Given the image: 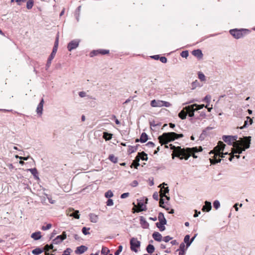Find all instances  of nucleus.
Returning <instances> with one entry per match:
<instances>
[{"instance_id": "1", "label": "nucleus", "mask_w": 255, "mask_h": 255, "mask_svg": "<svg viewBox=\"0 0 255 255\" xmlns=\"http://www.w3.org/2000/svg\"><path fill=\"white\" fill-rule=\"evenodd\" d=\"M252 137L244 136L241 138L240 140L234 142L233 146L235 148L234 149V153H242L243 151L248 149L250 147L251 141Z\"/></svg>"}, {"instance_id": "2", "label": "nucleus", "mask_w": 255, "mask_h": 255, "mask_svg": "<svg viewBox=\"0 0 255 255\" xmlns=\"http://www.w3.org/2000/svg\"><path fill=\"white\" fill-rule=\"evenodd\" d=\"M170 148L174 150V153L175 156L179 157L181 159L184 158L187 160L190 156L191 154L197 151V147L181 148L180 146L175 147L172 144H170Z\"/></svg>"}, {"instance_id": "3", "label": "nucleus", "mask_w": 255, "mask_h": 255, "mask_svg": "<svg viewBox=\"0 0 255 255\" xmlns=\"http://www.w3.org/2000/svg\"><path fill=\"white\" fill-rule=\"evenodd\" d=\"M183 134L182 133L177 134L174 132H165L161 135L159 136L158 139L159 142L162 145L167 144L175 139L183 137Z\"/></svg>"}, {"instance_id": "4", "label": "nucleus", "mask_w": 255, "mask_h": 255, "mask_svg": "<svg viewBox=\"0 0 255 255\" xmlns=\"http://www.w3.org/2000/svg\"><path fill=\"white\" fill-rule=\"evenodd\" d=\"M228 152L225 153L223 152H216L214 154V156L210 158V161L211 164H215L216 163H219L221 162V159L219 157L223 158L225 154H227Z\"/></svg>"}, {"instance_id": "5", "label": "nucleus", "mask_w": 255, "mask_h": 255, "mask_svg": "<svg viewBox=\"0 0 255 255\" xmlns=\"http://www.w3.org/2000/svg\"><path fill=\"white\" fill-rule=\"evenodd\" d=\"M130 249L131 251L136 253L137 248L140 247V242L136 238H132L130 241Z\"/></svg>"}, {"instance_id": "6", "label": "nucleus", "mask_w": 255, "mask_h": 255, "mask_svg": "<svg viewBox=\"0 0 255 255\" xmlns=\"http://www.w3.org/2000/svg\"><path fill=\"white\" fill-rule=\"evenodd\" d=\"M243 30V29H231L230 30V33L234 38L239 39L244 35Z\"/></svg>"}, {"instance_id": "7", "label": "nucleus", "mask_w": 255, "mask_h": 255, "mask_svg": "<svg viewBox=\"0 0 255 255\" xmlns=\"http://www.w3.org/2000/svg\"><path fill=\"white\" fill-rule=\"evenodd\" d=\"M226 145L221 141H219L218 143V145L215 147L213 150L210 151L209 154H214L216 152H220L221 151H223Z\"/></svg>"}, {"instance_id": "8", "label": "nucleus", "mask_w": 255, "mask_h": 255, "mask_svg": "<svg viewBox=\"0 0 255 255\" xmlns=\"http://www.w3.org/2000/svg\"><path fill=\"white\" fill-rule=\"evenodd\" d=\"M66 214L70 217H73L75 219H79L80 215L78 210H74L73 208H69L66 210Z\"/></svg>"}, {"instance_id": "9", "label": "nucleus", "mask_w": 255, "mask_h": 255, "mask_svg": "<svg viewBox=\"0 0 255 255\" xmlns=\"http://www.w3.org/2000/svg\"><path fill=\"white\" fill-rule=\"evenodd\" d=\"M79 44L78 40H73L70 42L67 45V49L69 51L76 49Z\"/></svg>"}, {"instance_id": "10", "label": "nucleus", "mask_w": 255, "mask_h": 255, "mask_svg": "<svg viewBox=\"0 0 255 255\" xmlns=\"http://www.w3.org/2000/svg\"><path fill=\"white\" fill-rule=\"evenodd\" d=\"M67 237V235L65 232H63L62 234L58 236L55 239L53 240V243L54 244H58L61 243Z\"/></svg>"}, {"instance_id": "11", "label": "nucleus", "mask_w": 255, "mask_h": 255, "mask_svg": "<svg viewBox=\"0 0 255 255\" xmlns=\"http://www.w3.org/2000/svg\"><path fill=\"white\" fill-rule=\"evenodd\" d=\"M56 52H57V51H56V48L52 50V51L47 60V62L46 65V70H47L49 68V67L50 66L51 61L54 58Z\"/></svg>"}, {"instance_id": "12", "label": "nucleus", "mask_w": 255, "mask_h": 255, "mask_svg": "<svg viewBox=\"0 0 255 255\" xmlns=\"http://www.w3.org/2000/svg\"><path fill=\"white\" fill-rule=\"evenodd\" d=\"M162 185H167V184H165V183H163L159 186V187L161 188L160 191V196L161 198L164 197V196H165L166 194L168 193L169 191L168 187H164V186L162 187Z\"/></svg>"}, {"instance_id": "13", "label": "nucleus", "mask_w": 255, "mask_h": 255, "mask_svg": "<svg viewBox=\"0 0 255 255\" xmlns=\"http://www.w3.org/2000/svg\"><path fill=\"white\" fill-rule=\"evenodd\" d=\"M44 103V100L43 99H42L36 109V113L40 116H41L42 114Z\"/></svg>"}, {"instance_id": "14", "label": "nucleus", "mask_w": 255, "mask_h": 255, "mask_svg": "<svg viewBox=\"0 0 255 255\" xmlns=\"http://www.w3.org/2000/svg\"><path fill=\"white\" fill-rule=\"evenodd\" d=\"M194 106H196V104L186 106L184 108V109H185V111L187 112V115L189 114L190 113H192L193 112H195L196 111V110H195Z\"/></svg>"}, {"instance_id": "15", "label": "nucleus", "mask_w": 255, "mask_h": 255, "mask_svg": "<svg viewBox=\"0 0 255 255\" xmlns=\"http://www.w3.org/2000/svg\"><path fill=\"white\" fill-rule=\"evenodd\" d=\"M88 248L85 246H81L77 248V249L75 251L76 253L82 254L84 253L85 251L87 250Z\"/></svg>"}, {"instance_id": "16", "label": "nucleus", "mask_w": 255, "mask_h": 255, "mask_svg": "<svg viewBox=\"0 0 255 255\" xmlns=\"http://www.w3.org/2000/svg\"><path fill=\"white\" fill-rule=\"evenodd\" d=\"M192 54L195 57L199 58H202L203 57V53L202 51L200 49H196L192 51Z\"/></svg>"}, {"instance_id": "17", "label": "nucleus", "mask_w": 255, "mask_h": 255, "mask_svg": "<svg viewBox=\"0 0 255 255\" xmlns=\"http://www.w3.org/2000/svg\"><path fill=\"white\" fill-rule=\"evenodd\" d=\"M150 105L152 107H161V101L153 100L151 101Z\"/></svg>"}, {"instance_id": "18", "label": "nucleus", "mask_w": 255, "mask_h": 255, "mask_svg": "<svg viewBox=\"0 0 255 255\" xmlns=\"http://www.w3.org/2000/svg\"><path fill=\"white\" fill-rule=\"evenodd\" d=\"M205 205L203 206L202 208V211L207 212L210 211L212 208L211 203L210 202L206 201H205Z\"/></svg>"}, {"instance_id": "19", "label": "nucleus", "mask_w": 255, "mask_h": 255, "mask_svg": "<svg viewBox=\"0 0 255 255\" xmlns=\"http://www.w3.org/2000/svg\"><path fill=\"white\" fill-rule=\"evenodd\" d=\"M222 139L229 145H233L234 144L230 135H223L222 136Z\"/></svg>"}, {"instance_id": "20", "label": "nucleus", "mask_w": 255, "mask_h": 255, "mask_svg": "<svg viewBox=\"0 0 255 255\" xmlns=\"http://www.w3.org/2000/svg\"><path fill=\"white\" fill-rule=\"evenodd\" d=\"M152 237L154 240L158 241V242L161 241L162 238L161 235L157 232H154L153 233Z\"/></svg>"}, {"instance_id": "21", "label": "nucleus", "mask_w": 255, "mask_h": 255, "mask_svg": "<svg viewBox=\"0 0 255 255\" xmlns=\"http://www.w3.org/2000/svg\"><path fill=\"white\" fill-rule=\"evenodd\" d=\"M31 237L34 240H39L41 238V232L38 231L31 234Z\"/></svg>"}, {"instance_id": "22", "label": "nucleus", "mask_w": 255, "mask_h": 255, "mask_svg": "<svg viewBox=\"0 0 255 255\" xmlns=\"http://www.w3.org/2000/svg\"><path fill=\"white\" fill-rule=\"evenodd\" d=\"M140 160V156H136L135 158V159L133 161V162L131 165V167H132V166H134V167L135 168H137V167L139 166V161Z\"/></svg>"}, {"instance_id": "23", "label": "nucleus", "mask_w": 255, "mask_h": 255, "mask_svg": "<svg viewBox=\"0 0 255 255\" xmlns=\"http://www.w3.org/2000/svg\"><path fill=\"white\" fill-rule=\"evenodd\" d=\"M27 171H29L31 172V173L33 175L34 177L36 179H39V177L38 176V171L35 168L27 169Z\"/></svg>"}, {"instance_id": "24", "label": "nucleus", "mask_w": 255, "mask_h": 255, "mask_svg": "<svg viewBox=\"0 0 255 255\" xmlns=\"http://www.w3.org/2000/svg\"><path fill=\"white\" fill-rule=\"evenodd\" d=\"M90 221L92 223H96L98 222V216L94 214L91 213L89 214Z\"/></svg>"}, {"instance_id": "25", "label": "nucleus", "mask_w": 255, "mask_h": 255, "mask_svg": "<svg viewBox=\"0 0 255 255\" xmlns=\"http://www.w3.org/2000/svg\"><path fill=\"white\" fill-rule=\"evenodd\" d=\"M148 139V136L145 132H142L140 135L139 140L142 143L145 142Z\"/></svg>"}, {"instance_id": "26", "label": "nucleus", "mask_w": 255, "mask_h": 255, "mask_svg": "<svg viewBox=\"0 0 255 255\" xmlns=\"http://www.w3.org/2000/svg\"><path fill=\"white\" fill-rule=\"evenodd\" d=\"M178 116L182 120H184V119H186V116H187V112L185 111V109H184V108L178 114Z\"/></svg>"}, {"instance_id": "27", "label": "nucleus", "mask_w": 255, "mask_h": 255, "mask_svg": "<svg viewBox=\"0 0 255 255\" xmlns=\"http://www.w3.org/2000/svg\"><path fill=\"white\" fill-rule=\"evenodd\" d=\"M137 156H140V159L147 161L148 159L147 155L144 152H138Z\"/></svg>"}, {"instance_id": "28", "label": "nucleus", "mask_w": 255, "mask_h": 255, "mask_svg": "<svg viewBox=\"0 0 255 255\" xmlns=\"http://www.w3.org/2000/svg\"><path fill=\"white\" fill-rule=\"evenodd\" d=\"M138 144L136 146H128V152L129 154L135 152L137 150Z\"/></svg>"}, {"instance_id": "29", "label": "nucleus", "mask_w": 255, "mask_h": 255, "mask_svg": "<svg viewBox=\"0 0 255 255\" xmlns=\"http://www.w3.org/2000/svg\"><path fill=\"white\" fill-rule=\"evenodd\" d=\"M184 242L186 244V247L188 248L191 244V242L190 241V236L187 235L185 236L184 239Z\"/></svg>"}, {"instance_id": "30", "label": "nucleus", "mask_w": 255, "mask_h": 255, "mask_svg": "<svg viewBox=\"0 0 255 255\" xmlns=\"http://www.w3.org/2000/svg\"><path fill=\"white\" fill-rule=\"evenodd\" d=\"M138 207L139 208L138 211H145L146 210V206L144 203L141 201H138L137 203Z\"/></svg>"}, {"instance_id": "31", "label": "nucleus", "mask_w": 255, "mask_h": 255, "mask_svg": "<svg viewBox=\"0 0 255 255\" xmlns=\"http://www.w3.org/2000/svg\"><path fill=\"white\" fill-rule=\"evenodd\" d=\"M200 86H201V85H200L199 82L197 80H195L191 83V88L192 90H194L197 87Z\"/></svg>"}, {"instance_id": "32", "label": "nucleus", "mask_w": 255, "mask_h": 255, "mask_svg": "<svg viewBox=\"0 0 255 255\" xmlns=\"http://www.w3.org/2000/svg\"><path fill=\"white\" fill-rule=\"evenodd\" d=\"M113 134L112 133H109L107 132H104L103 133V138L106 140H110L112 137Z\"/></svg>"}, {"instance_id": "33", "label": "nucleus", "mask_w": 255, "mask_h": 255, "mask_svg": "<svg viewBox=\"0 0 255 255\" xmlns=\"http://www.w3.org/2000/svg\"><path fill=\"white\" fill-rule=\"evenodd\" d=\"M154 247L153 245L149 244L146 247V251L149 254H152L154 251Z\"/></svg>"}, {"instance_id": "34", "label": "nucleus", "mask_w": 255, "mask_h": 255, "mask_svg": "<svg viewBox=\"0 0 255 255\" xmlns=\"http://www.w3.org/2000/svg\"><path fill=\"white\" fill-rule=\"evenodd\" d=\"M33 0H28L26 3V8L28 9H30L32 8L33 5Z\"/></svg>"}, {"instance_id": "35", "label": "nucleus", "mask_w": 255, "mask_h": 255, "mask_svg": "<svg viewBox=\"0 0 255 255\" xmlns=\"http://www.w3.org/2000/svg\"><path fill=\"white\" fill-rule=\"evenodd\" d=\"M42 252V250L40 248H36L32 250V253L35 255L40 254Z\"/></svg>"}, {"instance_id": "36", "label": "nucleus", "mask_w": 255, "mask_h": 255, "mask_svg": "<svg viewBox=\"0 0 255 255\" xmlns=\"http://www.w3.org/2000/svg\"><path fill=\"white\" fill-rule=\"evenodd\" d=\"M109 159L113 163H115L118 162V158L116 157L114 154L110 155Z\"/></svg>"}, {"instance_id": "37", "label": "nucleus", "mask_w": 255, "mask_h": 255, "mask_svg": "<svg viewBox=\"0 0 255 255\" xmlns=\"http://www.w3.org/2000/svg\"><path fill=\"white\" fill-rule=\"evenodd\" d=\"M156 227L159 228V230L161 231V232H162L163 231H164L165 230V227L163 225H161V224H160V222H157L156 223Z\"/></svg>"}, {"instance_id": "38", "label": "nucleus", "mask_w": 255, "mask_h": 255, "mask_svg": "<svg viewBox=\"0 0 255 255\" xmlns=\"http://www.w3.org/2000/svg\"><path fill=\"white\" fill-rule=\"evenodd\" d=\"M198 78L201 81H205L206 80L205 76L201 72L198 73Z\"/></svg>"}, {"instance_id": "39", "label": "nucleus", "mask_w": 255, "mask_h": 255, "mask_svg": "<svg viewBox=\"0 0 255 255\" xmlns=\"http://www.w3.org/2000/svg\"><path fill=\"white\" fill-rule=\"evenodd\" d=\"M164 199H163V198L161 197V199H160V201H159V206L162 207V208H163L165 209L166 210H168L169 208H166L164 206Z\"/></svg>"}, {"instance_id": "40", "label": "nucleus", "mask_w": 255, "mask_h": 255, "mask_svg": "<svg viewBox=\"0 0 255 255\" xmlns=\"http://www.w3.org/2000/svg\"><path fill=\"white\" fill-rule=\"evenodd\" d=\"M211 96L208 95L205 96V97L203 99V101L207 103V105H209L210 102L211 101Z\"/></svg>"}, {"instance_id": "41", "label": "nucleus", "mask_w": 255, "mask_h": 255, "mask_svg": "<svg viewBox=\"0 0 255 255\" xmlns=\"http://www.w3.org/2000/svg\"><path fill=\"white\" fill-rule=\"evenodd\" d=\"M171 106V104L168 102L161 101V107H169Z\"/></svg>"}, {"instance_id": "42", "label": "nucleus", "mask_w": 255, "mask_h": 255, "mask_svg": "<svg viewBox=\"0 0 255 255\" xmlns=\"http://www.w3.org/2000/svg\"><path fill=\"white\" fill-rule=\"evenodd\" d=\"M213 206L216 209H218L220 206V203L218 200H215L213 203Z\"/></svg>"}, {"instance_id": "43", "label": "nucleus", "mask_w": 255, "mask_h": 255, "mask_svg": "<svg viewBox=\"0 0 255 255\" xmlns=\"http://www.w3.org/2000/svg\"><path fill=\"white\" fill-rule=\"evenodd\" d=\"M180 55L181 57L184 58H187L189 55V53L187 50L183 51L181 53Z\"/></svg>"}, {"instance_id": "44", "label": "nucleus", "mask_w": 255, "mask_h": 255, "mask_svg": "<svg viewBox=\"0 0 255 255\" xmlns=\"http://www.w3.org/2000/svg\"><path fill=\"white\" fill-rule=\"evenodd\" d=\"M90 230V228H86V227H83L82 228V231L83 234L85 235H89L90 233L89 232H87V231Z\"/></svg>"}, {"instance_id": "45", "label": "nucleus", "mask_w": 255, "mask_h": 255, "mask_svg": "<svg viewBox=\"0 0 255 255\" xmlns=\"http://www.w3.org/2000/svg\"><path fill=\"white\" fill-rule=\"evenodd\" d=\"M110 252V250L106 247H103L102 249L101 253L102 254L107 255L108 253Z\"/></svg>"}, {"instance_id": "46", "label": "nucleus", "mask_w": 255, "mask_h": 255, "mask_svg": "<svg viewBox=\"0 0 255 255\" xmlns=\"http://www.w3.org/2000/svg\"><path fill=\"white\" fill-rule=\"evenodd\" d=\"M52 227V225L51 224H48L45 226H43L42 227L41 229L43 231H46L47 230L50 229Z\"/></svg>"}, {"instance_id": "47", "label": "nucleus", "mask_w": 255, "mask_h": 255, "mask_svg": "<svg viewBox=\"0 0 255 255\" xmlns=\"http://www.w3.org/2000/svg\"><path fill=\"white\" fill-rule=\"evenodd\" d=\"M113 196V193L111 190L108 191L105 193V197L106 198H111Z\"/></svg>"}, {"instance_id": "48", "label": "nucleus", "mask_w": 255, "mask_h": 255, "mask_svg": "<svg viewBox=\"0 0 255 255\" xmlns=\"http://www.w3.org/2000/svg\"><path fill=\"white\" fill-rule=\"evenodd\" d=\"M99 50L92 51L90 53V56L91 57H93V56H95L96 55H97L98 54H100V52H99Z\"/></svg>"}, {"instance_id": "49", "label": "nucleus", "mask_w": 255, "mask_h": 255, "mask_svg": "<svg viewBox=\"0 0 255 255\" xmlns=\"http://www.w3.org/2000/svg\"><path fill=\"white\" fill-rule=\"evenodd\" d=\"M99 52H100V54H101L102 55L107 54L109 53V50L99 49Z\"/></svg>"}, {"instance_id": "50", "label": "nucleus", "mask_w": 255, "mask_h": 255, "mask_svg": "<svg viewBox=\"0 0 255 255\" xmlns=\"http://www.w3.org/2000/svg\"><path fill=\"white\" fill-rule=\"evenodd\" d=\"M123 250L122 246H119L118 247V249L115 253V255H119V254L122 252Z\"/></svg>"}, {"instance_id": "51", "label": "nucleus", "mask_w": 255, "mask_h": 255, "mask_svg": "<svg viewBox=\"0 0 255 255\" xmlns=\"http://www.w3.org/2000/svg\"><path fill=\"white\" fill-rule=\"evenodd\" d=\"M172 239V237H171L169 236H167L163 238V241L166 243H167Z\"/></svg>"}, {"instance_id": "52", "label": "nucleus", "mask_w": 255, "mask_h": 255, "mask_svg": "<svg viewBox=\"0 0 255 255\" xmlns=\"http://www.w3.org/2000/svg\"><path fill=\"white\" fill-rule=\"evenodd\" d=\"M204 107H205L204 105H197V104H196V106H194L195 110H196V111L200 110V109H202Z\"/></svg>"}, {"instance_id": "53", "label": "nucleus", "mask_w": 255, "mask_h": 255, "mask_svg": "<svg viewBox=\"0 0 255 255\" xmlns=\"http://www.w3.org/2000/svg\"><path fill=\"white\" fill-rule=\"evenodd\" d=\"M158 219L159 222H160V221L165 219L164 214L160 212L158 214Z\"/></svg>"}, {"instance_id": "54", "label": "nucleus", "mask_w": 255, "mask_h": 255, "mask_svg": "<svg viewBox=\"0 0 255 255\" xmlns=\"http://www.w3.org/2000/svg\"><path fill=\"white\" fill-rule=\"evenodd\" d=\"M53 248V245H46L44 247V250L47 252V251H49L51 249H52Z\"/></svg>"}, {"instance_id": "55", "label": "nucleus", "mask_w": 255, "mask_h": 255, "mask_svg": "<svg viewBox=\"0 0 255 255\" xmlns=\"http://www.w3.org/2000/svg\"><path fill=\"white\" fill-rule=\"evenodd\" d=\"M185 244L184 243H182L180 245L179 249L177 250V251L180 250V251H185Z\"/></svg>"}, {"instance_id": "56", "label": "nucleus", "mask_w": 255, "mask_h": 255, "mask_svg": "<svg viewBox=\"0 0 255 255\" xmlns=\"http://www.w3.org/2000/svg\"><path fill=\"white\" fill-rule=\"evenodd\" d=\"M58 37H57L56 39V40L55 41L54 46L53 48V49H54L55 48H56V51H57V48H58Z\"/></svg>"}, {"instance_id": "57", "label": "nucleus", "mask_w": 255, "mask_h": 255, "mask_svg": "<svg viewBox=\"0 0 255 255\" xmlns=\"http://www.w3.org/2000/svg\"><path fill=\"white\" fill-rule=\"evenodd\" d=\"M140 221L141 224H142V225H143V224L148 225V223H147V222L145 221V220L144 219V218L143 217H140Z\"/></svg>"}, {"instance_id": "58", "label": "nucleus", "mask_w": 255, "mask_h": 255, "mask_svg": "<svg viewBox=\"0 0 255 255\" xmlns=\"http://www.w3.org/2000/svg\"><path fill=\"white\" fill-rule=\"evenodd\" d=\"M114 204V202L112 199H109L107 202V205L110 206H112Z\"/></svg>"}, {"instance_id": "59", "label": "nucleus", "mask_w": 255, "mask_h": 255, "mask_svg": "<svg viewBox=\"0 0 255 255\" xmlns=\"http://www.w3.org/2000/svg\"><path fill=\"white\" fill-rule=\"evenodd\" d=\"M159 60L163 63H166L167 61L165 57H159Z\"/></svg>"}, {"instance_id": "60", "label": "nucleus", "mask_w": 255, "mask_h": 255, "mask_svg": "<svg viewBox=\"0 0 255 255\" xmlns=\"http://www.w3.org/2000/svg\"><path fill=\"white\" fill-rule=\"evenodd\" d=\"M153 198L156 201H157L158 200V194L157 192H155L153 194Z\"/></svg>"}, {"instance_id": "61", "label": "nucleus", "mask_w": 255, "mask_h": 255, "mask_svg": "<svg viewBox=\"0 0 255 255\" xmlns=\"http://www.w3.org/2000/svg\"><path fill=\"white\" fill-rule=\"evenodd\" d=\"M231 139L232 141H235V142L237 141L238 136L237 135H230Z\"/></svg>"}, {"instance_id": "62", "label": "nucleus", "mask_w": 255, "mask_h": 255, "mask_svg": "<svg viewBox=\"0 0 255 255\" xmlns=\"http://www.w3.org/2000/svg\"><path fill=\"white\" fill-rule=\"evenodd\" d=\"M129 193H124L123 194H122L121 196V198H122V199H124V198H126L127 197H128V196H129Z\"/></svg>"}, {"instance_id": "63", "label": "nucleus", "mask_w": 255, "mask_h": 255, "mask_svg": "<svg viewBox=\"0 0 255 255\" xmlns=\"http://www.w3.org/2000/svg\"><path fill=\"white\" fill-rule=\"evenodd\" d=\"M79 95L80 97L83 98L86 96V92H85L84 91L80 92L79 93Z\"/></svg>"}, {"instance_id": "64", "label": "nucleus", "mask_w": 255, "mask_h": 255, "mask_svg": "<svg viewBox=\"0 0 255 255\" xmlns=\"http://www.w3.org/2000/svg\"><path fill=\"white\" fill-rule=\"evenodd\" d=\"M146 145L149 147H153L155 146V144L152 141H149L147 143Z\"/></svg>"}]
</instances>
